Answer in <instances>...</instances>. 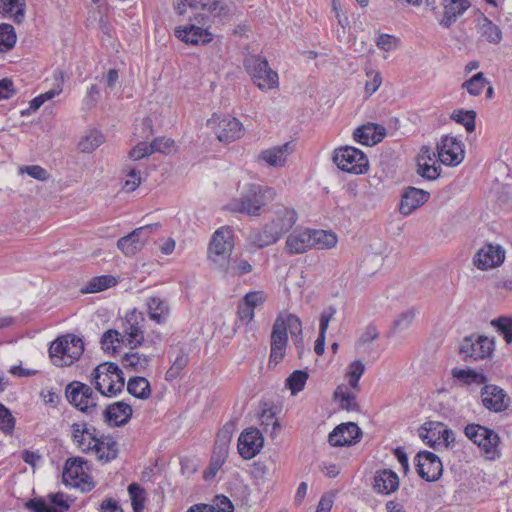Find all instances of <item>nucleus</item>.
I'll return each instance as SVG.
<instances>
[{
    "instance_id": "1",
    "label": "nucleus",
    "mask_w": 512,
    "mask_h": 512,
    "mask_svg": "<svg viewBox=\"0 0 512 512\" xmlns=\"http://www.w3.org/2000/svg\"><path fill=\"white\" fill-rule=\"evenodd\" d=\"M288 332L294 338L295 344L299 348L303 343L302 322L295 314L281 312L276 317L272 326L270 364L274 363L277 365L283 360L288 344Z\"/></svg>"
},
{
    "instance_id": "2",
    "label": "nucleus",
    "mask_w": 512,
    "mask_h": 512,
    "mask_svg": "<svg viewBox=\"0 0 512 512\" xmlns=\"http://www.w3.org/2000/svg\"><path fill=\"white\" fill-rule=\"evenodd\" d=\"M297 213L287 207H280L275 211L274 218L262 230L253 234V243L260 248L276 243L296 223Z\"/></svg>"
},
{
    "instance_id": "3",
    "label": "nucleus",
    "mask_w": 512,
    "mask_h": 512,
    "mask_svg": "<svg viewBox=\"0 0 512 512\" xmlns=\"http://www.w3.org/2000/svg\"><path fill=\"white\" fill-rule=\"evenodd\" d=\"M275 196L276 191L271 187L250 184L239 198L229 203V209L236 213L258 216L262 208L272 202Z\"/></svg>"
},
{
    "instance_id": "4",
    "label": "nucleus",
    "mask_w": 512,
    "mask_h": 512,
    "mask_svg": "<svg viewBox=\"0 0 512 512\" xmlns=\"http://www.w3.org/2000/svg\"><path fill=\"white\" fill-rule=\"evenodd\" d=\"M175 9L179 15H187L189 21L199 24L223 18L228 14V9L221 0H183Z\"/></svg>"
},
{
    "instance_id": "5",
    "label": "nucleus",
    "mask_w": 512,
    "mask_h": 512,
    "mask_svg": "<svg viewBox=\"0 0 512 512\" xmlns=\"http://www.w3.org/2000/svg\"><path fill=\"white\" fill-rule=\"evenodd\" d=\"M84 351L81 338L67 334L54 340L49 348V356L55 366H70L79 359Z\"/></svg>"
},
{
    "instance_id": "6",
    "label": "nucleus",
    "mask_w": 512,
    "mask_h": 512,
    "mask_svg": "<svg viewBox=\"0 0 512 512\" xmlns=\"http://www.w3.org/2000/svg\"><path fill=\"white\" fill-rule=\"evenodd\" d=\"M92 376L95 388L103 396L113 397L124 387L123 372L115 363L106 362L98 365Z\"/></svg>"
},
{
    "instance_id": "7",
    "label": "nucleus",
    "mask_w": 512,
    "mask_h": 512,
    "mask_svg": "<svg viewBox=\"0 0 512 512\" xmlns=\"http://www.w3.org/2000/svg\"><path fill=\"white\" fill-rule=\"evenodd\" d=\"M247 73L251 76L253 83L262 91L276 89L279 86V78L267 61L261 55H249L244 60Z\"/></svg>"
},
{
    "instance_id": "8",
    "label": "nucleus",
    "mask_w": 512,
    "mask_h": 512,
    "mask_svg": "<svg viewBox=\"0 0 512 512\" xmlns=\"http://www.w3.org/2000/svg\"><path fill=\"white\" fill-rule=\"evenodd\" d=\"M333 161L342 171L356 175L367 172L369 167L367 156L360 149L352 146L335 149Z\"/></svg>"
},
{
    "instance_id": "9",
    "label": "nucleus",
    "mask_w": 512,
    "mask_h": 512,
    "mask_svg": "<svg viewBox=\"0 0 512 512\" xmlns=\"http://www.w3.org/2000/svg\"><path fill=\"white\" fill-rule=\"evenodd\" d=\"M145 316L142 312L133 309L121 320L120 336L131 349L141 346L144 342Z\"/></svg>"
},
{
    "instance_id": "10",
    "label": "nucleus",
    "mask_w": 512,
    "mask_h": 512,
    "mask_svg": "<svg viewBox=\"0 0 512 512\" xmlns=\"http://www.w3.org/2000/svg\"><path fill=\"white\" fill-rule=\"evenodd\" d=\"M495 344L493 339L486 336H467L461 342L459 353L464 361H478L490 359Z\"/></svg>"
},
{
    "instance_id": "11",
    "label": "nucleus",
    "mask_w": 512,
    "mask_h": 512,
    "mask_svg": "<svg viewBox=\"0 0 512 512\" xmlns=\"http://www.w3.org/2000/svg\"><path fill=\"white\" fill-rule=\"evenodd\" d=\"M465 435L484 450L487 458L495 459L500 456V437L495 431L479 424H468L465 427Z\"/></svg>"
},
{
    "instance_id": "12",
    "label": "nucleus",
    "mask_w": 512,
    "mask_h": 512,
    "mask_svg": "<svg viewBox=\"0 0 512 512\" xmlns=\"http://www.w3.org/2000/svg\"><path fill=\"white\" fill-rule=\"evenodd\" d=\"M65 394L69 403L78 410L88 414L96 411L97 396L89 385L73 381L66 386Z\"/></svg>"
},
{
    "instance_id": "13",
    "label": "nucleus",
    "mask_w": 512,
    "mask_h": 512,
    "mask_svg": "<svg viewBox=\"0 0 512 512\" xmlns=\"http://www.w3.org/2000/svg\"><path fill=\"white\" fill-rule=\"evenodd\" d=\"M158 223L134 229L130 234L117 241V247L125 256H134L143 249L151 235L159 229Z\"/></svg>"
},
{
    "instance_id": "14",
    "label": "nucleus",
    "mask_w": 512,
    "mask_h": 512,
    "mask_svg": "<svg viewBox=\"0 0 512 512\" xmlns=\"http://www.w3.org/2000/svg\"><path fill=\"white\" fill-rule=\"evenodd\" d=\"M234 247L233 231L229 227L217 229L209 244V259L219 266L231 256Z\"/></svg>"
},
{
    "instance_id": "15",
    "label": "nucleus",
    "mask_w": 512,
    "mask_h": 512,
    "mask_svg": "<svg viewBox=\"0 0 512 512\" xmlns=\"http://www.w3.org/2000/svg\"><path fill=\"white\" fill-rule=\"evenodd\" d=\"M84 464H87L80 457L69 458L63 470V482L67 486L80 488L82 491H90L94 487L91 478L84 470Z\"/></svg>"
},
{
    "instance_id": "16",
    "label": "nucleus",
    "mask_w": 512,
    "mask_h": 512,
    "mask_svg": "<svg viewBox=\"0 0 512 512\" xmlns=\"http://www.w3.org/2000/svg\"><path fill=\"white\" fill-rule=\"evenodd\" d=\"M207 125L211 127L220 142L230 143L241 138L244 133L242 123L234 117L213 115L207 121Z\"/></svg>"
},
{
    "instance_id": "17",
    "label": "nucleus",
    "mask_w": 512,
    "mask_h": 512,
    "mask_svg": "<svg viewBox=\"0 0 512 512\" xmlns=\"http://www.w3.org/2000/svg\"><path fill=\"white\" fill-rule=\"evenodd\" d=\"M415 460L417 473L422 479L434 482L441 477L443 465L436 454L429 451H420Z\"/></svg>"
},
{
    "instance_id": "18",
    "label": "nucleus",
    "mask_w": 512,
    "mask_h": 512,
    "mask_svg": "<svg viewBox=\"0 0 512 512\" xmlns=\"http://www.w3.org/2000/svg\"><path fill=\"white\" fill-rule=\"evenodd\" d=\"M437 154L445 165L457 166L464 159L462 143L452 136L442 137L437 145Z\"/></svg>"
},
{
    "instance_id": "19",
    "label": "nucleus",
    "mask_w": 512,
    "mask_h": 512,
    "mask_svg": "<svg viewBox=\"0 0 512 512\" xmlns=\"http://www.w3.org/2000/svg\"><path fill=\"white\" fill-rule=\"evenodd\" d=\"M362 432L354 422L341 423L328 436L331 446H351L360 441Z\"/></svg>"
},
{
    "instance_id": "20",
    "label": "nucleus",
    "mask_w": 512,
    "mask_h": 512,
    "mask_svg": "<svg viewBox=\"0 0 512 512\" xmlns=\"http://www.w3.org/2000/svg\"><path fill=\"white\" fill-rule=\"evenodd\" d=\"M504 259V249L498 244L489 243L477 251L473 264L480 270H488L501 265Z\"/></svg>"
},
{
    "instance_id": "21",
    "label": "nucleus",
    "mask_w": 512,
    "mask_h": 512,
    "mask_svg": "<svg viewBox=\"0 0 512 512\" xmlns=\"http://www.w3.org/2000/svg\"><path fill=\"white\" fill-rule=\"evenodd\" d=\"M264 438L257 428L243 431L238 439V452L246 460L254 458L262 449Z\"/></svg>"
},
{
    "instance_id": "22",
    "label": "nucleus",
    "mask_w": 512,
    "mask_h": 512,
    "mask_svg": "<svg viewBox=\"0 0 512 512\" xmlns=\"http://www.w3.org/2000/svg\"><path fill=\"white\" fill-rule=\"evenodd\" d=\"M481 400L485 408L493 412H502L509 407L510 398L496 385H485L481 390Z\"/></svg>"
},
{
    "instance_id": "23",
    "label": "nucleus",
    "mask_w": 512,
    "mask_h": 512,
    "mask_svg": "<svg viewBox=\"0 0 512 512\" xmlns=\"http://www.w3.org/2000/svg\"><path fill=\"white\" fill-rule=\"evenodd\" d=\"M430 198V193L423 189L407 187L401 197L399 211L403 216H408L417 208L424 205Z\"/></svg>"
},
{
    "instance_id": "24",
    "label": "nucleus",
    "mask_w": 512,
    "mask_h": 512,
    "mask_svg": "<svg viewBox=\"0 0 512 512\" xmlns=\"http://www.w3.org/2000/svg\"><path fill=\"white\" fill-rule=\"evenodd\" d=\"M71 429L76 446L84 453L92 452L95 442L99 441L96 428L88 426L87 423H73Z\"/></svg>"
},
{
    "instance_id": "25",
    "label": "nucleus",
    "mask_w": 512,
    "mask_h": 512,
    "mask_svg": "<svg viewBox=\"0 0 512 512\" xmlns=\"http://www.w3.org/2000/svg\"><path fill=\"white\" fill-rule=\"evenodd\" d=\"M101 415L108 425L117 427L122 426L131 418L132 407L123 401H118L106 406Z\"/></svg>"
},
{
    "instance_id": "26",
    "label": "nucleus",
    "mask_w": 512,
    "mask_h": 512,
    "mask_svg": "<svg viewBox=\"0 0 512 512\" xmlns=\"http://www.w3.org/2000/svg\"><path fill=\"white\" fill-rule=\"evenodd\" d=\"M386 130L382 125L367 123L355 129L354 140L362 145L373 146L383 140Z\"/></svg>"
},
{
    "instance_id": "27",
    "label": "nucleus",
    "mask_w": 512,
    "mask_h": 512,
    "mask_svg": "<svg viewBox=\"0 0 512 512\" xmlns=\"http://www.w3.org/2000/svg\"><path fill=\"white\" fill-rule=\"evenodd\" d=\"M175 35L183 42L192 45H204L212 40V35L208 30L195 24H189L177 27Z\"/></svg>"
},
{
    "instance_id": "28",
    "label": "nucleus",
    "mask_w": 512,
    "mask_h": 512,
    "mask_svg": "<svg viewBox=\"0 0 512 512\" xmlns=\"http://www.w3.org/2000/svg\"><path fill=\"white\" fill-rule=\"evenodd\" d=\"M435 153L429 147H422L417 157V173L427 180H435L440 175V166L435 165Z\"/></svg>"
},
{
    "instance_id": "29",
    "label": "nucleus",
    "mask_w": 512,
    "mask_h": 512,
    "mask_svg": "<svg viewBox=\"0 0 512 512\" xmlns=\"http://www.w3.org/2000/svg\"><path fill=\"white\" fill-rule=\"evenodd\" d=\"M292 147L290 142L281 146H274L261 151L257 157L259 162H264L270 167H283L287 162V157L291 154Z\"/></svg>"
},
{
    "instance_id": "30",
    "label": "nucleus",
    "mask_w": 512,
    "mask_h": 512,
    "mask_svg": "<svg viewBox=\"0 0 512 512\" xmlns=\"http://www.w3.org/2000/svg\"><path fill=\"white\" fill-rule=\"evenodd\" d=\"M285 248L290 254H302L312 249L310 229L295 230L289 234Z\"/></svg>"
},
{
    "instance_id": "31",
    "label": "nucleus",
    "mask_w": 512,
    "mask_h": 512,
    "mask_svg": "<svg viewBox=\"0 0 512 512\" xmlns=\"http://www.w3.org/2000/svg\"><path fill=\"white\" fill-rule=\"evenodd\" d=\"M373 488L377 493L389 495L399 488V477L390 469L379 470L375 473Z\"/></svg>"
},
{
    "instance_id": "32",
    "label": "nucleus",
    "mask_w": 512,
    "mask_h": 512,
    "mask_svg": "<svg viewBox=\"0 0 512 512\" xmlns=\"http://www.w3.org/2000/svg\"><path fill=\"white\" fill-rule=\"evenodd\" d=\"M476 29L480 38L491 44L497 45L502 40V31L498 25L493 23L484 14L476 18Z\"/></svg>"
},
{
    "instance_id": "33",
    "label": "nucleus",
    "mask_w": 512,
    "mask_h": 512,
    "mask_svg": "<svg viewBox=\"0 0 512 512\" xmlns=\"http://www.w3.org/2000/svg\"><path fill=\"white\" fill-rule=\"evenodd\" d=\"M99 461L107 463L118 455V444L111 436H101L96 441L92 452Z\"/></svg>"
},
{
    "instance_id": "34",
    "label": "nucleus",
    "mask_w": 512,
    "mask_h": 512,
    "mask_svg": "<svg viewBox=\"0 0 512 512\" xmlns=\"http://www.w3.org/2000/svg\"><path fill=\"white\" fill-rule=\"evenodd\" d=\"M444 14L440 24L449 28L469 7L468 0H444Z\"/></svg>"
},
{
    "instance_id": "35",
    "label": "nucleus",
    "mask_w": 512,
    "mask_h": 512,
    "mask_svg": "<svg viewBox=\"0 0 512 512\" xmlns=\"http://www.w3.org/2000/svg\"><path fill=\"white\" fill-rule=\"evenodd\" d=\"M147 307L151 320L159 324L166 321L169 315V306L165 300L159 297H151L147 300Z\"/></svg>"
},
{
    "instance_id": "36",
    "label": "nucleus",
    "mask_w": 512,
    "mask_h": 512,
    "mask_svg": "<svg viewBox=\"0 0 512 512\" xmlns=\"http://www.w3.org/2000/svg\"><path fill=\"white\" fill-rule=\"evenodd\" d=\"M219 268L225 274L232 276H241L251 272L252 265L241 257H229L227 263H222Z\"/></svg>"
},
{
    "instance_id": "37",
    "label": "nucleus",
    "mask_w": 512,
    "mask_h": 512,
    "mask_svg": "<svg viewBox=\"0 0 512 512\" xmlns=\"http://www.w3.org/2000/svg\"><path fill=\"white\" fill-rule=\"evenodd\" d=\"M234 431V424L231 422L226 423L217 433L215 440V454L227 456L229 444L232 439Z\"/></svg>"
},
{
    "instance_id": "38",
    "label": "nucleus",
    "mask_w": 512,
    "mask_h": 512,
    "mask_svg": "<svg viewBox=\"0 0 512 512\" xmlns=\"http://www.w3.org/2000/svg\"><path fill=\"white\" fill-rule=\"evenodd\" d=\"M441 422L429 421L419 429V437L428 445H440Z\"/></svg>"
},
{
    "instance_id": "39",
    "label": "nucleus",
    "mask_w": 512,
    "mask_h": 512,
    "mask_svg": "<svg viewBox=\"0 0 512 512\" xmlns=\"http://www.w3.org/2000/svg\"><path fill=\"white\" fill-rule=\"evenodd\" d=\"M310 233L312 248L330 249L337 244V236L331 231L310 229Z\"/></svg>"
},
{
    "instance_id": "40",
    "label": "nucleus",
    "mask_w": 512,
    "mask_h": 512,
    "mask_svg": "<svg viewBox=\"0 0 512 512\" xmlns=\"http://www.w3.org/2000/svg\"><path fill=\"white\" fill-rule=\"evenodd\" d=\"M0 13L10 14L16 23L24 20V0H0Z\"/></svg>"
},
{
    "instance_id": "41",
    "label": "nucleus",
    "mask_w": 512,
    "mask_h": 512,
    "mask_svg": "<svg viewBox=\"0 0 512 512\" xmlns=\"http://www.w3.org/2000/svg\"><path fill=\"white\" fill-rule=\"evenodd\" d=\"M117 284V279L112 275H101L93 277L88 281L84 293H97L111 288Z\"/></svg>"
},
{
    "instance_id": "42",
    "label": "nucleus",
    "mask_w": 512,
    "mask_h": 512,
    "mask_svg": "<svg viewBox=\"0 0 512 512\" xmlns=\"http://www.w3.org/2000/svg\"><path fill=\"white\" fill-rule=\"evenodd\" d=\"M128 392L140 399H146L150 396V384L144 377H132L127 383Z\"/></svg>"
},
{
    "instance_id": "43",
    "label": "nucleus",
    "mask_w": 512,
    "mask_h": 512,
    "mask_svg": "<svg viewBox=\"0 0 512 512\" xmlns=\"http://www.w3.org/2000/svg\"><path fill=\"white\" fill-rule=\"evenodd\" d=\"M334 398L339 401L340 407L347 411H359V405L354 393L349 392L347 387L338 386L334 392Z\"/></svg>"
},
{
    "instance_id": "44",
    "label": "nucleus",
    "mask_w": 512,
    "mask_h": 512,
    "mask_svg": "<svg viewBox=\"0 0 512 512\" xmlns=\"http://www.w3.org/2000/svg\"><path fill=\"white\" fill-rule=\"evenodd\" d=\"M189 362V356L183 349L176 350L175 358L172 362L171 367L167 370L165 374V379L167 381H172L176 379L182 370L187 366Z\"/></svg>"
},
{
    "instance_id": "45",
    "label": "nucleus",
    "mask_w": 512,
    "mask_h": 512,
    "mask_svg": "<svg viewBox=\"0 0 512 512\" xmlns=\"http://www.w3.org/2000/svg\"><path fill=\"white\" fill-rule=\"evenodd\" d=\"M151 357L139 352L126 353L122 359V363L126 367H131L137 372L145 370L150 363Z\"/></svg>"
},
{
    "instance_id": "46",
    "label": "nucleus",
    "mask_w": 512,
    "mask_h": 512,
    "mask_svg": "<svg viewBox=\"0 0 512 512\" xmlns=\"http://www.w3.org/2000/svg\"><path fill=\"white\" fill-rule=\"evenodd\" d=\"M104 142V136L97 130H91L79 141V149L84 153H90Z\"/></svg>"
},
{
    "instance_id": "47",
    "label": "nucleus",
    "mask_w": 512,
    "mask_h": 512,
    "mask_svg": "<svg viewBox=\"0 0 512 512\" xmlns=\"http://www.w3.org/2000/svg\"><path fill=\"white\" fill-rule=\"evenodd\" d=\"M451 374L454 378L463 380L467 384H483L487 380L486 376L483 373L476 372L473 369L454 368L452 369Z\"/></svg>"
},
{
    "instance_id": "48",
    "label": "nucleus",
    "mask_w": 512,
    "mask_h": 512,
    "mask_svg": "<svg viewBox=\"0 0 512 512\" xmlns=\"http://www.w3.org/2000/svg\"><path fill=\"white\" fill-rule=\"evenodd\" d=\"M489 81L484 77L482 72L473 75L469 80L462 84V87L472 96H478L482 93Z\"/></svg>"
},
{
    "instance_id": "49",
    "label": "nucleus",
    "mask_w": 512,
    "mask_h": 512,
    "mask_svg": "<svg viewBox=\"0 0 512 512\" xmlns=\"http://www.w3.org/2000/svg\"><path fill=\"white\" fill-rule=\"evenodd\" d=\"M16 43V34L10 24H0V52L9 51Z\"/></svg>"
},
{
    "instance_id": "50",
    "label": "nucleus",
    "mask_w": 512,
    "mask_h": 512,
    "mask_svg": "<svg viewBox=\"0 0 512 512\" xmlns=\"http://www.w3.org/2000/svg\"><path fill=\"white\" fill-rule=\"evenodd\" d=\"M309 375L303 370H295L286 379V386L290 389L292 395H296L304 389Z\"/></svg>"
},
{
    "instance_id": "51",
    "label": "nucleus",
    "mask_w": 512,
    "mask_h": 512,
    "mask_svg": "<svg viewBox=\"0 0 512 512\" xmlns=\"http://www.w3.org/2000/svg\"><path fill=\"white\" fill-rule=\"evenodd\" d=\"M451 119L462 124L467 132L471 133L475 130L476 112L473 110H455L451 114Z\"/></svg>"
},
{
    "instance_id": "52",
    "label": "nucleus",
    "mask_w": 512,
    "mask_h": 512,
    "mask_svg": "<svg viewBox=\"0 0 512 512\" xmlns=\"http://www.w3.org/2000/svg\"><path fill=\"white\" fill-rule=\"evenodd\" d=\"M129 496L134 512H143L145 502V490L137 483L128 486Z\"/></svg>"
},
{
    "instance_id": "53",
    "label": "nucleus",
    "mask_w": 512,
    "mask_h": 512,
    "mask_svg": "<svg viewBox=\"0 0 512 512\" xmlns=\"http://www.w3.org/2000/svg\"><path fill=\"white\" fill-rule=\"evenodd\" d=\"M365 372V364L361 360H355L348 367V382L352 389H359V380Z\"/></svg>"
},
{
    "instance_id": "54",
    "label": "nucleus",
    "mask_w": 512,
    "mask_h": 512,
    "mask_svg": "<svg viewBox=\"0 0 512 512\" xmlns=\"http://www.w3.org/2000/svg\"><path fill=\"white\" fill-rule=\"evenodd\" d=\"M121 342L120 331L116 329L107 330L101 337V347L105 352H115L116 344L119 345Z\"/></svg>"
},
{
    "instance_id": "55",
    "label": "nucleus",
    "mask_w": 512,
    "mask_h": 512,
    "mask_svg": "<svg viewBox=\"0 0 512 512\" xmlns=\"http://www.w3.org/2000/svg\"><path fill=\"white\" fill-rule=\"evenodd\" d=\"M416 315L417 311L414 308L402 312L394 321V329L400 332L409 329L412 326Z\"/></svg>"
},
{
    "instance_id": "56",
    "label": "nucleus",
    "mask_w": 512,
    "mask_h": 512,
    "mask_svg": "<svg viewBox=\"0 0 512 512\" xmlns=\"http://www.w3.org/2000/svg\"><path fill=\"white\" fill-rule=\"evenodd\" d=\"M365 93L369 97L374 94L382 84V76L379 71L366 69Z\"/></svg>"
},
{
    "instance_id": "57",
    "label": "nucleus",
    "mask_w": 512,
    "mask_h": 512,
    "mask_svg": "<svg viewBox=\"0 0 512 512\" xmlns=\"http://www.w3.org/2000/svg\"><path fill=\"white\" fill-rule=\"evenodd\" d=\"M15 418L3 404L0 403V430L5 434H12L15 428Z\"/></svg>"
},
{
    "instance_id": "58",
    "label": "nucleus",
    "mask_w": 512,
    "mask_h": 512,
    "mask_svg": "<svg viewBox=\"0 0 512 512\" xmlns=\"http://www.w3.org/2000/svg\"><path fill=\"white\" fill-rule=\"evenodd\" d=\"M492 326L496 327L500 331L507 343L512 342V318L510 317H499L491 321Z\"/></svg>"
},
{
    "instance_id": "59",
    "label": "nucleus",
    "mask_w": 512,
    "mask_h": 512,
    "mask_svg": "<svg viewBox=\"0 0 512 512\" xmlns=\"http://www.w3.org/2000/svg\"><path fill=\"white\" fill-rule=\"evenodd\" d=\"M54 77V87L50 89L49 91H46L45 93L40 94L43 101L46 102L52 98H54L56 95H59L62 92L63 83H64V75L61 70H57L53 74Z\"/></svg>"
},
{
    "instance_id": "60",
    "label": "nucleus",
    "mask_w": 512,
    "mask_h": 512,
    "mask_svg": "<svg viewBox=\"0 0 512 512\" xmlns=\"http://www.w3.org/2000/svg\"><path fill=\"white\" fill-rule=\"evenodd\" d=\"M336 312L337 310L334 306H329L321 312L319 318V334L326 336L329 323L334 319Z\"/></svg>"
},
{
    "instance_id": "61",
    "label": "nucleus",
    "mask_w": 512,
    "mask_h": 512,
    "mask_svg": "<svg viewBox=\"0 0 512 512\" xmlns=\"http://www.w3.org/2000/svg\"><path fill=\"white\" fill-rule=\"evenodd\" d=\"M266 299L267 295L265 292L258 290L245 294V296L242 298V301L254 310L256 307L262 305Z\"/></svg>"
},
{
    "instance_id": "62",
    "label": "nucleus",
    "mask_w": 512,
    "mask_h": 512,
    "mask_svg": "<svg viewBox=\"0 0 512 512\" xmlns=\"http://www.w3.org/2000/svg\"><path fill=\"white\" fill-rule=\"evenodd\" d=\"M151 154H153L151 144H147L146 142H140L130 150L129 158L134 161H137L142 158L148 157Z\"/></svg>"
},
{
    "instance_id": "63",
    "label": "nucleus",
    "mask_w": 512,
    "mask_h": 512,
    "mask_svg": "<svg viewBox=\"0 0 512 512\" xmlns=\"http://www.w3.org/2000/svg\"><path fill=\"white\" fill-rule=\"evenodd\" d=\"M150 144L153 149V153H167L174 146V140L170 138L159 137L154 139Z\"/></svg>"
},
{
    "instance_id": "64",
    "label": "nucleus",
    "mask_w": 512,
    "mask_h": 512,
    "mask_svg": "<svg viewBox=\"0 0 512 512\" xmlns=\"http://www.w3.org/2000/svg\"><path fill=\"white\" fill-rule=\"evenodd\" d=\"M217 512H233L234 506L230 499L224 495L216 496L215 503L212 505Z\"/></svg>"
}]
</instances>
